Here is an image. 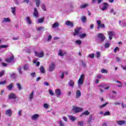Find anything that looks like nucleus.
<instances>
[{"mask_svg":"<svg viewBox=\"0 0 126 126\" xmlns=\"http://www.w3.org/2000/svg\"><path fill=\"white\" fill-rule=\"evenodd\" d=\"M84 78L85 76L84 74H82L81 75L78 82H77V84L78 85V87L80 88V86L83 84L84 82Z\"/></svg>","mask_w":126,"mask_h":126,"instance_id":"f257e3e1","label":"nucleus"},{"mask_svg":"<svg viewBox=\"0 0 126 126\" xmlns=\"http://www.w3.org/2000/svg\"><path fill=\"white\" fill-rule=\"evenodd\" d=\"M72 110L74 112V113H80V112H82L83 111V108L73 106Z\"/></svg>","mask_w":126,"mask_h":126,"instance_id":"f03ea898","label":"nucleus"},{"mask_svg":"<svg viewBox=\"0 0 126 126\" xmlns=\"http://www.w3.org/2000/svg\"><path fill=\"white\" fill-rule=\"evenodd\" d=\"M56 68V63L54 62H52L49 64V71L50 72H52V71H54L55 70V69Z\"/></svg>","mask_w":126,"mask_h":126,"instance_id":"7ed1b4c3","label":"nucleus"},{"mask_svg":"<svg viewBox=\"0 0 126 126\" xmlns=\"http://www.w3.org/2000/svg\"><path fill=\"white\" fill-rule=\"evenodd\" d=\"M96 23L97 24V29L99 30L100 28H101L102 29H105L106 27L105 26V24L102 23L101 22V21L100 20L96 21Z\"/></svg>","mask_w":126,"mask_h":126,"instance_id":"20e7f679","label":"nucleus"},{"mask_svg":"<svg viewBox=\"0 0 126 126\" xmlns=\"http://www.w3.org/2000/svg\"><path fill=\"white\" fill-rule=\"evenodd\" d=\"M10 57L9 58H7L5 60L6 63H11L13 62V60H14V56H13V54L10 53Z\"/></svg>","mask_w":126,"mask_h":126,"instance_id":"39448f33","label":"nucleus"},{"mask_svg":"<svg viewBox=\"0 0 126 126\" xmlns=\"http://www.w3.org/2000/svg\"><path fill=\"white\" fill-rule=\"evenodd\" d=\"M34 54L36 57H37L38 58H43V57H44V52L43 51L40 52L35 51Z\"/></svg>","mask_w":126,"mask_h":126,"instance_id":"423d86ee","label":"nucleus"},{"mask_svg":"<svg viewBox=\"0 0 126 126\" xmlns=\"http://www.w3.org/2000/svg\"><path fill=\"white\" fill-rule=\"evenodd\" d=\"M108 34L109 40H112L113 37L115 36V32L113 31H109L108 32Z\"/></svg>","mask_w":126,"mask_h":126,"instance_id":"0eeeda50","label":"nucleus"},{"mask_svg":"<svg viewBox=\"0 0 126 126\" xmlns=\"http://www.w3.org/2000/svg\"><path fill=\"white\" fill-rule=\"evenodd\" d=\"M5 114L8 117H11L12 116V110L10 109H8L5 111Z\"/></svg>","mask_w":126,"mask_h":126,"instance_id":"6e6552de","label":"nucleus"},{"mask_svg":"<svg viewBox=\"0 0 126 126\" xmlns=\"http://www.w3.org/2000/svg\"><path fill=\"white\" fill-rule=\"evenodd\" d=\"M39 118H40V115L37 114H33L31 116V119L32 121H37Z\"/></svg>","mask_w":126,"mask_h":126,"instance_id":"1a4fd4ad","label":"nucleus"},{"mask_svg":"<svg viewBox=\"0 0 126 126\" xmlns=\"http://www.w3.org/2000/svg\"><path fill=\"white\" fill-rule=\"evenodd\" d=\"M97 38H99L101 41H104L106 39V36L102 33H99L97 34Z\"/></svg>","mask_w":126,"mask_h":126,"instance_id":"9d476101","label":"nucleus"},{"mask_svg":"<svg viewBox=\"0 0 126 126\" xmlns=\"http://www.w3.org/2000/svg\"><path fill=\"white\" fill-rule=\"evenodd\" d=\"M103 7L100 8L101 10H102V11H105V10H107V8L109 7V4L107 3H103Z\"/></svg>","mask_w":126,"mask_h":126,"instance_id":"9b49d317","label":"nucleus"},{"mask_svg":"<svg viewBox=\"0 0 126 126\" xmlns=\"http://www.w3.org/2000/svg\"><path fill=\"white\" fill-rule=\"evenodd\" d=\"M55 95L57 98H60V97H61V95H62V92L60 89H56L55 90Z\"/></svg>","mask_w":126,"mask_h":126,"instance_id":"f8f14e48","label":"nucleus"},{"mask_svg":"<svg viewBox=\"0 0 126 126\" xmlns=\"http://www.w3.org/2000/svg\"><path fill=\"white\" fill-rule=\"evenodd\" d=\"M8 98L9 99H16L17 96H16V94H13V93H12L9 94Z\"/></svg>","mask_w":126,"mask_h":126,"instance_id":"ddd939ff","label":"nucleus"},{"mask_svg":"<svg viewBox=\"0 0 126 126\" xmlns=\"http://www.w3.org/2000/svg\"><path fill=\"white\" fill-rule=\"evenodd\" d=\"M68 85L71 87V88H73L74 87V81L73 80H70L68 83Z\"/></svg>","mask_w":126,"mask_h":126,"instance_id":"4468645a","label":"nucleus"},{"mask_svg":"<svg viewBox=\"0 0 126 126\" xmlns=\"http://www.w3.org/2000/svg\"><path fill=\"white\" fill-rule=\"evenodd\" d=\"M65 54H66V53L63 50H60L58 52V55L60 57H63V56H64Z\"/></svg>","mask_w":126,"mask_h":126,"instance_id":"2eb2a0df","label":"nucleus"},{"mask_svg":"<svg viewBox=\"0 0 126 126\" xmlns=\"http://www.w3.org/2000/svg\"><path fill=\"white\" fill-rule=\"evenodd\" d=\"M116 123L117 125H119V126H123L126 124V121H124V120L117 121L116 122Z\"/></svg>","mask_w":126,"mask_h":126,"instance_id":"dca6fc26","label":"nucleus"},{"mask_svg":"<svg viewBox=\"0 0 126 126\" xmlns=\"http://www.w3.org/2000/svg\"><path fill=\"white\" fill-rule=\"evenodd\" d=\"M16 7H12L11 8V12L12 13L13 15L14 16H15L16 15Z\"/></svg>","mask_w":126,"mask_h":126,"instance_id":"f3484780","label":"nucleus"},{"mask_svg":"<svg viewBox=\"0 0 126 126\" xmlns=\"http://www.w3.org/2000/svg\"><path fill=\"white\" fill-rule=\"evenodd\" d=\"M39 15V13L38 12V10H37L36 8H34V12H33V16L37 18L38 16Z\"/></svg>","mask_w":126,"mask_h":126,"instance_id":"a211bd4d","label":"nucleus"},{"mask_svg":"<svg viewBox=\"0 0 126 126\" xmlns=\"http://www.w3.org/2000/svg\"><path fill=\"white\" fill-rule=\"evenodd\" d=\"M81 96V92L79 91V90H77L76 92V98L78 99V98H80Z\"/></svg>","mask_w":126,"mask_h":126,"instance_id":"6ab92c4d","label":"nucleus"},{"mask_svg":"<svg viewBox=\"0 0 126 126\" xmlns=\"http://www.w3.org/2000/svg\"><path fill=\"white\" fill-rule=\"evenodd\" d=\"M9 22H10L9 18H4L2 21V23H8Z\"/></svg>","mask_w":126,"mask_h":126,"instance_id":"aec40b11","label":"nucleus"},{"mask_svg":"<svg viewBox=\"0 0 126 126\" xmlns=\"http://www.w3.org/2000/svg\"><path fill=\"white\" fill-rule=\"evenodd\" d=\"M119 24L122 27H125L126 26V23L125 21H119Z\"/></svg>","mask_w":126,"mask_h":126,"instance_id":"412c9836","label":"nucleus"},{"mask_svg":"<svg viewBox=\"0 0 126 126\" xmlns=\"http://www.w3.org/2000/svg\"><path fill=\"white\" fill-rule=\"evenodd\" d=\"M26 21L29 25H31V24H32V21H31V19H30V17H27L26 18Z\"/></svg>","mask_w":126,"mask_h":126,"instance_id":"4be33fe9","label":"nucleus"},{"mask_svg":"<svg viewBox=\"0 0 126 126\" xmlns=\"http://www.w3.org/2000/svg\"><path fill=\"white\" fill-rule=\"evenodd\" d=\"M66 25L70 26V27H73V23L69 21H67L65 22Z\"/></svg>","mask_w":126,"mask_h":126,"instance_id":"5701e85b","label":"nucleus"},{"mask_svg":"<svg viewBox=\"0 0 126 126\" xmlns=\"http://www.w3.org/2000/svg\"><path fill=\"white\" fill-rule=\"evenodd\" d=\"M24 70H30V66L28 64H25L24 66Z\"/></svg>","mask_w":126,"mask_h":126,"instance_id":"b1692460","label":"nucleus"},{"mask_svg":"<svg viewBox=\"0 0 126 126\" xmlns=\"http://www.w3.org/2000/svg\"><path fill=\"white\" fill-rule=\"evenodd\" d=\"M79 37L80 38V39H84V38L87 37V34L86 33L80 34H79Z\"/></svg>","mask_w":126,"mask_h":126,"instance_id":"393cba45","label":"nucleus"},{"mask_svg":"<svg viewBox=\"0 0 126 126\" xmlns=\"http://www.w3.org/2000/svg\"><path fill=\"white\" fill-rule=\"evenodd\" d=\"M80 31V28H77L75 30V32L74 33V36H76V35H78L79 34V31Z\"/></svg>","mask_w":126,"mask_h":126,"instance_id":"a878e982","label":"nucleus"},{"mask_svg":"<svg viewBox=\"0 0 126 126\" xmlns=\"http://www.w3.org/2000/svg\"><path fill=\"white\" fill-rule=\"evenodd\" d=\"M96 59H100V57H101V52L98 51L96 52L95 55Z\"/></svg>","mask_w":126,"mask_h":126,"instance_id":"bb28decb","label":"nucleus"},{"mask_svg":"<svg viewBox=\"0 0 126 126\" xmlns=\"http://www.w3.org/2000/svg\"><path fill=\"white\" fill-rule=\"evenodd\" d=\"M89 114H90V112H89V111L87 110L85 111L81 115V117H83V115H85V116H88Z\"/></svg>","mask_w":126,"mask_h":126,"instance_id":"cd10ccee","label":"nucleus"},{"mask_svg":"<svg viewBox=\"0 0 126 126\" xmlns=\"http://www.w3.org/2000/svg\"><path fill=\"white\" fill-rule=\"evenodd\" d=\"M33 96H34V92H32L29 97V99L30 101H32V99H33Z\"/></svg>","mask_w":126,"mask_h":126,"instance_id":"c85d7f7f","label":"nucleus"},{"mask_svg":"<svg viewBox=\"0 0 126 126\" xmlns=\"http://www.w3.org/2000/svg\"><path fill=\"white\" fill-rule=\"evenodd\" d=\"M68 118L71 120V121H72V122H74L77 119L73 116H69Z\"/></svg>","mask_w":126,"mask_h":126,"instance_id":"c756f323","label":"nucleus"},{"mask_svg":"<svg viewBox=\"0 0 126 126\" xmlns=\"http://www.w3.org/2000/svg\"><path fill=\"white\" fill-rule=\"evenodd\" d=\"M13 88V84H10L8 86H7V89L8 90H11Z\"/></svg>","mask_w":126,"mask_h":126,"instance_id":"7c9ffc66","label":"nucleus"},{"mask_svg":"<svg viewBox=\"0 0 126 126\" xmlns=\"http://www.w3.org/2000/svg\"><path fill=\"white\" fill-rule=\"evenodd\" d=\"M89 6V4H87V3H84V4H82L80 7L81 8H86V7H87Z\"/></svg>","mask_w":126,"mask_h":126,"instance_id":"2f4dec72","label":"nucleus"},{"mask_svg":"<svg viewBox=\"0 0 126 126\" xmlns=\"http://www.w3.org/2000/svg\"><path fill=\"white\" fill-rule=\"evenodd\" d=\"M35 5L37 7H39L40 6V0H35Z\"/></svg>","mask_w":126,"mask_h":126,"instance_id":"473e14b6","label":"nucleus"},{"mask_svg":"<svg viewBox=\"0 0 126 126\" xmlns=\"http://www.w3.org/2000/svg\"><path fill=\"white\" fill-rule=\"evenodd\" d=\"M59 25H60L59 23L56 22L52 25V28H57V27H59Z\"/></svg>","mask_w":126,"mask_h":126,"instance_id":"72a5a7b5","label":"nucleus"},{"mask_svg":"<svg viewBox=\"0 0 126 126\" xmlns=\"http://www.w3.org/2000/svg\"><path fill=\"white\" fill-rule=\"evenodd\" d=\"M37 61L38 60L37 59H34L33 63H36V65L39 66V65H40V63L39 62H37Z\"/></svg>","mask_w":126,"mask_h":126,"instance_id":"f704fd0d","label":"nucleus"},{"mask_svg":"<svg viewBox=\"0 0 126 126\" xmlns=\"http://www.w3.org/2000/svg\"><path fill=\"white\" fill-rule=\"evenodd\" d=\"M101 73H106V74L107 73H109V71H108V70L104 68L101 69Z\"/></svg>","mask_w":126,"mask_h":126,"instance_id":"c9c22d12","label":"nucleus"},{"mask_svg":"<svg viewBox=\"0 0 126 126\" xmlns=\"http://www.w3.org/2000/svg\"><path fill=\"white\" fill-rule=\"evenodd\" d=\"M81 20L82 23H85V22H86V17H85V16H83V17L81 18Z\"/></svg>","mask_w":126,"mask_h":126,"instance_id":"e433bc0d","label":"nucleus"},{"mask_svg":"<svg viewBox=\"0 0 126 126\" xmlns=\"http://www.w3.org/2000/svg\"><path fill=\"white\" fill-rule=\"evenodd\" d=\"M18 72H19L20 75H22V74H23V72H22V69L21 68V67H20L18 69Z\"/></svg>","mask_w":126,"mask_h":126,"instance_id":"4c0bfd02","label":"nucleus"},{"mask_svg":"<svg viewBox=\"0 0 126 126\" xmlns=\"http://www.w3.org/2000/svg\"><path fill=\"white\" fill-rule=\"evenodd\" d=\"M44 18H41L37 20L38 23H43L44 22Z\"/></svg>","mask_w":126,"mask_h":126,"instance_id":"58836bf2","label":"nucleus"},{"mask_svg":"<svg viewBox=\"0 0 126 126\" xmlns=\"http://www.w3.org/2000/svg\"><path fill=\"white\" fill-rule=\"evenodd\" d=\"M37 31H42V30L45 29L44 27H38L36 28Z\"/></svg>","mask_w":126,"mask_h":126,"instance_id":"ea45409f","label":"nucleus"},{"mask_svg":"<svg viewBox=\"0 0 126 126\" xmlns=\"http://www.w3.org/2000/svg\"><path fill=\"white\" fill-rule=\"evenodd\" d=\"M8 45H0V49L2 48L5 49L6 48H8Z\"/></svg>","mask_w":126,"mask_h":126,"instance_id":"a19ab883","label":"nucleus"},{"mask_svg":"<svg viewBox=\"0 0 126 126\" xmlns=\"http://www.w3.org/2000/svg\"><path fill=\"white\" fill-rule=\"evenodd\" d=\"M107 105H108V102H106L105 103H104L101 105H99V107L100 108V109H102L103 108H104V107H106V106H107Z\"/></svg>","mask_w":126,"mask_h":126,"instance_id":"79ce46f5","label":"nucleus"},{"mask_svg":"<svg viewBox=\"0 0 126 126\" xmlns=\"http://www.w3.org/2000/svg\"><path fill=\"white\" fill-rule=\"evenodd\" d=\"M82 43V41H81V40H77L75 41V44H76L77 45H79V46H80V45H81Z\"/></svg>","mask_w":126,"mask_h":126,"instance_id":"37998d69","label":"nucleus"},{"mask_svg":"<svg viewBox=\"0 0 126 126\" xmlns=\"http://www.w3.org/2000/svg\"><path fill=\"white\" fill-rule=\"evenodd\" d=\"M40 72H41L42 73H45V68L42 66H40Z\"/></svg>","mask_w":126,"mask_h":126,"instance_id":"c03bdc74","label":"nucleus"},{"mask_svg":"<svg viewBox=\"0 0 126 126\" xmlns=\"http://www.w3.org/2000/svg\"><path fill=\"white\" fill-rule=\"evenodd\" d=\"M41 8L44 11H47V8L46 7V5L45 4L42 5Z\"/></svg>","mask_w":126,"mask_h":126,"instance_id":"a18cd8bd","label":"nucleus"},{"mask_svg":"<svg viewBox=\"0 0 126 126\" xmlns=\"http://www.w3.org/2000/svg\"><path fill=\"white\" fill-rule=\"evenodd\" d=\"M16 86L19 90H21V89H22V87H21V85H20V84L17 83Z\"/></svg>","mask_w":126,"mask_h":126,"instance_id":"49530a36","label":"nucleus"},{"mask_svg":"<svg viewBox=\"0 0 126 126\" xmlns=\"http://www.w3.org/2000/svg\"><path fill=\"white\" fill-rule=\"evenodd\" d=\"M50 107V105L48 103H44L43 104V107L44 109H48Z\"/></svg>","mask_w":126,"mask_h":126,"instance_id":"de8ad7c7","label":"nucleus"},{"mask_svg":"<svg viewBox=\"0 0 126 126\" xmlns=\"http://www.w3.org/2000/svg\"><path fill=\"white\" fill-rule=\"evenodd\" d=\"M49 93L51 96H54L55 95V93L53 92V90L51 89L49 90Z\"/></svg>","mask_w":126,"mask_h":126,"instance_id":"09e8293b","label":"nucleus"},{"mask_svg":"<svg viewBox=\"0 0 126 126\" xmlns=\"http://www.w3.org/2000/svg\"><path fill=\"white\" fill-rule=\"evenodd\" d=\"M31 77H32V78H34V77H36V73L32 72L31 73Z\"/></svg>","mask_w":126,"mask_h":126,"instance_id":"8fccbe9b","label":"nucleus"},{"mask_svg":"<svg viewBox=\"0 0 126 126\" xmlns=\"http://www.w3.org/2000/svg\"><path fill=\"white\" fill-rule=\"evenodd\" d=\"M94 57H95V55L94 54H90L89 55V58L90 59H94Z\"/></svg>","mask_w":126,"mask_h":126,"instance_id":"3c124183","label":"nucleus"},{"mask_svg":"<svg viewBox=\"0 0 126 126\" xmlns=\"http://www.w3.org/2000/svg\"><path fill=\"white\" fill-rule=\"evenodd\" d=\"M25 36L26 38H30L31 35L29 33L27 32L25 34Z\"/></svg>","mask_w":126,"mask_h":126,"instance_id":"603ef678","label":"nucleus"},{"mask_svg":"<svg viewBox=\"0 0 126 126\" xmlns=\"http://www.w3.org/2000/svg\"><path fill=\"white\" fill-rule=\"evenodd\" d=\"M116 82L117 83H119L120 84V85H119L117 86L118 87H123V83H122V82H121L119 81H116Z\"/></svg>","mask_w":126,"mask_h":126,"instance_id":"864d4df0","label":"nucleus"},{"mask_svg":"<svg viewBox=\"0 0 126 126\" xmlns=\"http://www.w3.org/2000/svg\"><path fill=\"white\" fill-rule=\"evenodd\" d=\"M59 126H65L64 123H63V121H59Z\"/></svg>","mask_w":126,"mask_h":126,"instance_id":"5fc2aeb1","label":"nucleus"},{"mask_svg":"<svg viewBox=\"0 0 126 126\" xmlns=\"http://www.w3.org/2000/svg\"><path fill=\"white\" fill-rule=\"evenodd\" d=\"M78 125L79 126H83V122L82 121H79L78 122Z\"/></svg>","mask_w":126,"mask_h":126,"instance_id":"6e6d98bb","label":"nucleus"},{"mask_svg":"<svg viewBox=\"0 0 126 126\" xmlns=\"http://www.w3.org/2000/svg\"><path fill=\"white\" fill-rule=\"evenodd\" d=\"M114 53H116L117 52L120 51V48H119L118 47H116L114 49Z\"/></svg>","mask_w":126,"mask_h":126,"instance_id":"4d7b16f0","label":"nucleus"},{"mask_svg":"<svg viewBox=\"0 0 126 126\" xmlns=\"http://www.w3.org/2000/svg\"><path fill=\"white\" fill-rule=\"evenodd\" d=\"M18 115L19 116V117H21V115H22V110L18 111Z\"/></svg>","mask_w":126,"mask_h":126,"instance_id":"13d9d810","label":"nucleus"},{"mask_svg":"<svg viewBox=\"0 0 126 126\" xmlns=\"http://www.w3.org/2000/svg\"><path fill=\"white\" fill-rule=\"evenodd\" d=\"M104 47L106 48H109L110 47V43H105V44L104 45Z\"/></svg>","mask_w":126,"mask_h":126,"instance_id":"bf43d9fd","label":"nucleus"},{"mask_svg":"<svg viewBox=\"0 0 126 126\" xmlns=\"http://www.w3.org/2000/svg\"><path fill=\"white\" fill-rule=\"evenodd\" d=\"M51 40H52V35L50 34L47 39V41H48V42H49V41H51Z\"/></svg>","mask_w":126,"mask_h":126,"instance_id":"052dcab7","label":"nucleus"},{"mask_svg":"<svg viewBox=\"0 0 126 126\" xmlns=\"http://www.w3.org/2000/svg\"><path fill=\"white\" fill-rule=\"evenodd\" d=\"M103 115H104V116H110V112L107 111L105 113H104L103 114Z\"/></svg>","mask_w":126,"mask_h":126,"instance_id":"680f3d73","label":"nucleus"},{"mask_svg":"<svg viewBox=\"0 0 126 126\" xmlns=\"http://www.w3.org/2000/svg\"><path fill=\"white\" fill-rule=\"evenodd\" d=\"M121 104V102L119 101H115L114 102V104L115 105V106H118Z\"/></svg>","mask_w":126,"mask_h":126,"instance_id":"e2e57ef3","label":"nucleus"},{"mask_svg":"<svg viewBox=\"0 0 126 126\" xmlns=\"http://www.w3.org/2000/svg\"><path fill=\"white\" fill-rule=\"evenodd\" d=\"M110 12L111 13H113L114 15L116 14V12H115V10L113 8L110 9Z\"/></svg>","mask_w":126,"mask_h":126,"instance_id":"0e129e2a","label":"nucleus"},{"mask_svg":"<svg viewBox=\"0 0 126 126\" xmlns=\"http://www.w3.org/2000/svg\"><path fill=\"white\" fill-rule=\"evenodd\" d=\"M11 77H15L16 76V73H12L10 75Z\"/></svg>","mask_w":126,"mask_h":126,"instance_id":"69168bd1","label":"nucleus"},{"mask_svg":"<svg viewBox=\"0 0 126 126\" xmlns=\"http://www.w3.org/2000/svg\"><path fill=\"white\" fill-rule=\"evenodd\" d=\"M61 78L63 79V77H64V73L63 72L61 73V76H60Z\"/></svg>","mask_w":126,"mask_h":126,"instance_id":"338daca9","label":"nucleus"},{"mask_svg":"<svg viewBox=\"0 0 126 126\" xmlns=\"http://www.w3.org/2000/svg\"><path fill=\"white\" fill-rule=\"evenodd\" d=\"M4 74V70H2L0 73V77L2 76Z\"/></svg>","mask_w":126,"mask_h":126,"instance_id":"774afa93","label":"nucleus"}]
</instances>
